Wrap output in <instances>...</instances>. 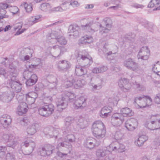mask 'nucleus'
<instances>
[{"label": "nucleus", "mask_w": 160, "mask_h": 160, "mask_svg": "<svg viewBox=\"0 0 160 160\" xmlns=\"http://www.w3.org/2000/svg\"><path fill=\"white\" fill-rule=\"evenodd\" d=\"M112 110V108L109 106H105L102 108L100 111V116L104 118L108 117Z\"/></svg>", "instance_id": "22"}, {"label": "nucleus", "mask_w": 160, "mask_h": 160, "mask_svg": "<svg viewBox=\"0 0 160 160\" xmlns=\"http://www.w3.org/2000/svg\"><path fill=\"white\" fill-rule=\"evenodd\" d=\"M78 26L75 25H70L68 28V31L72 33L70 36H73L78 37L79 35V33L78 31Z\"/></svg>", "instance_id": "30"}, {"label": "nucleus", "mask_w": 160, "mask_h": 160, "mask_svg": "<svg viewBox=\"0 0 160 160\" xmlns=\"http://www.w3.org/2000/svg\"><path fill=\"white\" fill-rule=\"evenodd\" d=\"M103 21L105 24L106 28L102 26L101 24L99 25V26L96 24H93L91 22L87 23L85 25H82V27L91 33L97 31L99 28L100 32L101 34H102L103 33H107L109 32L112 27V23L111 19L109 18H105Z\"/></svg>", "instance_id": "1"}, {"label": "nucleus", "mask_w": 160, "mask_h": 160, "mask_svg": "<svg viewBox=\"0 0 160 160\" xmlns=\"http://www.w3.org/2000/svg\"><path fill=\"white\" fill-rule=\"evenodd\" d=\"M75 57L78 60L82 59L83 60H85L89 61V63L91 64L92 62V58L91 57H88V54H85L84 52H77L75 53Z\"/></svg>", "instance_id": "19"}, {"label": "nucleus", "mask_w": 160, "mask_h": 160, "mask_svg": "<svg viewBox=\"0 0 160 160\" xmlns=\"http://www.w3.org/2000/svg\"><path fill=\"white\" fill-rule=\"evenodd\" d=\"M36 83L31 80L30 79H29L26 81V84L27 86H30Z\"/></svg>", "instance_id": "59"}, {"label": "nucleus", "mask_w": 160, "mask_h": 160, "mask_svg": "<svg viewBox=\"0 0 160 160\" xmlns=\"http://www.w3.org/2000/svg\"><path fill=\"white\" fill-rule=\"evenodd\" d=\"M14 95L13 92H11L10 93L4 92L1 96V100L4 102H8L12 100Z\"/></svg>", "instance_id": "20"}, {"label": "nucleus", "mask_w": 160, "mask_h": 160, "mask_svg": "<svg viewBox=\"0 0 160 160\" xmlns=\"http://www.w3.org/2000/svg\"><path fill=\"white\" fill-rule=\"evenodd\" d=\"M27 105L26 102L20 103L17 108V113L19 115H22L27 112Z\"/></svg>", "instance_id": "25"}, {"label": "nucleus", "mask_w": 160, "mask_h": 160, "mask_svg": "<svg viewBox=\"0 0 160 160\" xmlns=\"http://www.w3.org/2000/svg\"><path fill=\"white\" fill-rule=\"evenodd\" d=\"M1 59H2V62H1V63L2 64L3 63L6 66L8 64V61L7 58H1Z\"/></svg>", "instance_id": "64"}, {"label": "nucleus", "mask_w": 160, "mask_h": 160, "mask_svg": "<svg viewBox=\"0 0 160 160\" xmlns=\"http://www.w3.org/2000/svg\"><path fill=\"white\" fill-rule=\"evenodd\" d=\"M62 32L60 30H53L52 31L50 36L48 38V39H50V38H51V40L50 42L52 43H54V42L57 41L58 38L62 35Z\"/></svg>", "instance_id": "17"}, {"label": "nucleus", "mask_w": 160, "mask_h": 160, "mask_svg": "<svg viewBox=\"0 0 160 160\" xmlns=\"http://www.w3.org/2000/svg\"><path fill=\"white\" fill-rule=\"evenodd\" d=\"M6 150L5 147H3L2 146H1V155H2L3 158L4 157V160H15L14 155L10 153H8L5 156L4 150Z\"/></svg>", "instance_id": "24"}, {"label": "nucleus", "mask_w": 160, "mask_h": 160, "mask_svg": "<svg viewBox=\"0 0 160 160\" xmlns=\"http://www.w3.org/2000/svg\"><path fill=\"white\" fill-rule=\"evenodd\" d=\"M37 93L34 92H30L26 94V103L30 105L33 104L37 98Z\"/></svg>", "instance_id": "18"}, {"label": "nucleus", "mask_w": 160, "mask_h": 160, "mask_svg": "<svg viewBox=\"0 0 160 160\" xmlns=\"http://www.w3.org/2000/svg\"><path fill=\"white\" fill-rule=\"evenodd\" d=\"M95 140L94 139H88L86 140L84 143V146L86 148H88L89 149H92L93 148L95 145H99L100 142L99 141H98V144H96L95 143Z\"/></svg>", "instance_id": "27"}, {"label": "nucleus", "mask_w": 160, "mask_h": 160, "mask_svg": "<svg viewBox=\"0 0 160 160\" xmlns=\"http://www.w3.org/2000/svg\"><path fill=\"white\" fill-rule=\"evenodd\" d=\"M137 120L134 118H131L127 120L125 123V127L129 131H133L138 126Z\"/></svg>", "instance_id": "14"}, {"label": "nucleus", "mask_w": 160, "mask_h": 160, "mask_svg": "<svg viewBox=\"0 0 160 160\" xmlns=\"http://www.w3.org/2000/svg\"><path fill=\"white\" fill-rule=\"evenodd\" d=\"M8 8H9V6L7 4L4 2L1 3V19L8 18V16L6 15V11L5 10Z\"/></svg>", "instance_id": "29"}, {"label": "nucleus", "mask_w": 160, "mask_h": 160, "mask_svg": "<svg viewBox=\"0 0 160 160\" xmlns=\"http://www.w3.org/2000/svg\"><path fill=\"white\" fill-rule=\"evenodd\" d=\"M18 93L16 95V99L18 102L21 103L23 102H22L23 98V96L22 93Z\"/></svg>", "instance_id": "52"}, {"label": "nucleus", "mask_w": 160, "mask_h": 160, "mask_svg": "<svg viewBox=\"0 0 160 160\" xmlns=\"http://www.w3.org/2000/svg\"><path fill=\"white\" fill-rule=\"evenodd\" d=\"M22 146H25L26 147H29V151L28 152H27V154L29 155L31 153L35 147V144L34 142L32 141H25L24 143H22L21 145Z\"/></svg>", "instance_id": "28"}, {"label": "nucleus", "mask_w": 160, "mask_h": 160, "mask_svg": "<svg viewBox=\"0 0 160 160\" xmlns=\"http://www.w3.org/2000/svg\"><path fill=\"white\" fill-rule=\"evenodd\" d=\"M75 98L76 96L73 93L68 91L65 92L63 95L62 99L57 102L58 111H61L65 109L67 106L68 102H72Z\"/></svg>", "instance_id": "3"}, {"label": "nucleus", "mask_w": 160, "mask_h": 160, "mask_svg": "<svg viewBox=\"0 0 160 160\" xmlns=\"http://www.w3.org/2000/svg\"><path fill=\"white\" fill-rule=\"evenodd\" d=\"M121 112L124 117H131L134 115V112L129 108H125L121 109Z\"/></svg>", "instance_id": "35"}, {"label": "nucleus", "mask_w": 160, "mask_h": 160, "mask_svg": "<svg viewBox=\"0 0 160 160\" xmlns=\"http://www.w3.org/2000/svg\"><path fill=\"white\" fill-rule=\"evenodd\" d=\"M149 8H154V10H160V0H152L148 5Z\"/></svg>", "instance_id": "31"}, {"label": "nucleus", "mask_w": 160, "mask_h": 160, "mask_svg": "<svg viewBox=\"0 0 160 160\" xmlns=\"http://www.w3.org/2000/svg\"><path fill=\"white\" fill-rule=\"evenodd\" d=\"M123 64L129 70L137 72L139 71V66L138 64L131 58L126 59L124 61Z\"/></svg>", "instance_id": "11"}, {"label": "nucleus", "mask_w": 160, "mask_h": 160, "mask_svg": "<svg viewBox=\"0 0 160 160\" xmlns=\"http://www.w3.org/2000/svg\"><path fill=\"white\" fill-rule=\"evenodd\" d=\"M9 8V10L13 14L17 13L19 11V9L16 6H11Z\"/></svg>", "instance_id": "51"}, {"label": "nucleus", "mask_w": 160, "mask_h": 160, "mask_svg": "<svg viewBox=\"0 0 160 160\" xmlns=\"http://www.w3.org/2000/svg\"><path fill=\"white\" fill-rule=\"evenodd\" d=\"M150 55V51H139L138 55L139 58L144 60H147Z\"/></svg>", "instance_id": "39"}, {"label": "nucleus", "mask_w": 160, "mask_h": 160, "mask_svg": "<svg viewBox=\"0 0 160 160\" xmlns=\"http://www.w3.org/2000/svg\"><path fill=\"white\" fill-rule=\"evenodd\" d=\"M93 41V38L91 36L86 35L81 38L79 42L81 44H86L92 42Z\"/></svg>", "instance_id": "33"}, {"label": "nucleus", "mask_w": 160, "mask_h": 160, "mask_svg": "<svg viewBox=\"0 0 160 160\" xmlns=\"http://www.w3.org/2000/svg\"><path fill=\"white\" fill-rule=\"evenodd\" d=\"M55 150L54 146L50 144L44 146L39 150L40 155L43 157L49 156L51 155Z\"/></svg>", "instance_id": "12"}, {"label": "nucleus", "mask_w": 160, "mask_h": 160, "mask_svg": "<svg viewBox=\"0 0 160 160\" xmlns=\"http://www.w3.org/2000/svg\"><path fill=\"white\" fill-rule=\"evenodd\" d=\"M53 130V128L52 127H47L44 129L43 132L45 134L47 135L51 133Z\"/></svg>", "instance_id": "57"}, {"label": "nucleus", "mask_w": 160, "mask_h": 160, "mask_svg": "<svg viewBox=\"0 0 160 160\" xmlns=\"http://www.w3.org/2000/svg\"><path fill=\"white\" fill-rule=\"evenodd\" d=\"M38 126V124L35 123L29 125L27 128V131L28 134L32 135L36 132V128Z\"/></svg>", "instance_id": "38"}, {"label": "nucleus", "mask_w": 160, "mask_h": 160, "mask_svg": "<svg viewBox=\"0 0 160 160\" xmlns=\"http://www.w3.org/2000/svg\"><path fill=\"white\" fill-rule=\"evenodd\" d=\"M8 118L9 119H12L10 116L7 114L3 115L2 117H1V120H8Z\"/></svg>", "instance_id": "63"}, {"label": "nucleus", "mask_w": 160, "mask_h": 160, "mask_svg": "<svg viewBox=\"0 0 160 160\" xmlns=\"http://www.w3.org/2000/svg\"><path fill=\"white\" fill-rule=\"evenodd\" d=\"M58 42L61 45H65L67 43V41L65 39V37L62 35L59 38L54 42V43Z\"/></svg>", "instance_id": "44"}, {"label": "nucleus", "mask_w": 160, "mask_h": 160, "mask_svg": "<svg viewBox=\"0 0 160 160\" xmlns=\"http://www.w3.org/2000/svg\"><path fill=\"white\" fill-rule=\"evenodd\" d=\"M152 70L155 73L160 76V71H159L157 67H156V65L155 64L152 65Z\"/></svg>", "instance_id": "58"}, {"label": "nucleus", "mask_w": 160, "mask_h": 160, "mask_svg": "<svg viewBox=\"0 0 160 160\" xmlns=\"http://www.w3.org/2000/svg\"><path fill=\"white\" fill-rule=\"evenodd\" d=\"M155 102L157 104H160V93L157 94L154 99Z\"/></svg>", "instance_id": "60"}, {"label": "nucleus", "mask_w": 160, "mask_h": 160, "mask_svg": "<svg viewBox=\"0 0 160 160\" xmlns=\"http://www.w3.org/2000/svg\"><path fill=\"white\" fill-rule=\"evenodd\" d=\"M123 136V134L120 131H117L114 135V138L116 140H118L121 139Z\"/></svg>", "instance_id": "49"}, {"label": "nucleus", "mask_w": 160, "mask_h": 160, "mask_svg": "<svg viewBox=\"0 0 160 160\" xmlns=\"http://www.w3.org/2000/svg\"><path fill=\"white\" fill-rule=\"evenodd\" d=\"M42 18V16L41 15L31 17L28 19V24L31 25H32L40 21Z\"/></svg>", "instance_id": "32"}, {"label": "nucleus", "mask_w": 160, "mask_h": 160, "mask_svg": "<svg viewBox=\"0 0 160 160\" xmlns=\"http://www.w3.org/2000/svg\"><path fill=\"white\" fill-rule=\"evenodd\" d=\"M68 2H70V4L73 7H77L79 6V4L78 1L74 0H67Z\"/></svg>", "instance_id": "54"}, {"label": "nucleus", "mask_w": 160, "mask_h": 160, "mask_svg": "<svg viewBox=\"0 0 160 160\" xmlns=\"http://www.w3.org/2000/svg\"><path fill=\"white\" fill-rule=\"evenodd\" d=\"M109 147L112 148L113 151H118L119 152H122L125 151V146L122 144L116 142L114 145L110 144Z\"/></svg>", "instance_id": "23"}, {"label": "nucleus", "mask_w": 160, "mask_h": 160, "mask_svg": "<svg viewBox=\"0 0 160 160\" xmlns=\"http://www.w3.org/2000/svg\"><path fill=\"white\" fill-rule=\"evenodd\" d=\"M48 79H50V83H57L58 82L57 79L54 76L52 75H50L48 77Z\"/></svg>", "instance_id": "56"}, {"label": "nucleus", "mask_w": 160, "mask_h": 160, "mask_svg": "<svg viewBox=\"0 0 160 160\" xmlns=\"http://www.w3.org/2000/svg\"><path fill=\"white\" fill-rule=\"evenodd\" d=\"M131 6L136 8H142L144 7V6L143 5L137 3H133L131 5Z\"/></svg>", "instance_id": "61"}, {"label": "nucleus", "mask_w": 160, "mask_h": 160, "mask_svg": "<svg viewBox=\"0 0 160 160\" xmlns=\"http://www.w3.org/2000/svg\"><path fill=\"white\" fill-rule=\"evenodd\" d=\"M54 109V106L52 104L44 105L38 108L39 114L42 116L48 117L51 115Z\"/></svg>", "instance_id": "8"}, {"label": "nucleus", "mask_w": 160, "mask_h": 160, "mask_svg": "<svg viewBox=\"0 0 160 160\" xmlns=\"http://www.w3.org/2000/svg\"><path fill=\"white\" fill-rule=\"evenodd\" d=\"M72 118L71 117H68L66 118V122L65 124V127L63 132V134L65 135L68 134L73 131V127L71 125L70 122H72Z\"/></svg>", "instance_id": "21"}, {"label": "nucleus", "mask_w": 160, "mask_h": 160, "mask_svg": "<svg viewBox=\"0 0 160 160\" xmlns=\"http://www.w3.org/2000/svg\"><path fill=\"white\" fill-rule=\"evenodd\" d=\"M7 120H2L1 119V123L4 128H6L9 126L12 122V120L7 118Z\"/></svg>", "instance_id": "45"}, {"label": "nucleus", "mask_w": 160, "mask_h": 160, "mask_svg": "<svg viewBox=\"0 0 160 160\" xmlns=\"http://www.w3.org/2000/svg\"><path fill=\"white\" fill-rule=\"evenodd\" d=\"M31 73L28 71H25L24 72V78H26V77L28 78V76H30V79L36 83L38 79V78L37 76L35 74H34L31 75Z\"/></svg>", "instance_id": "40"}, {"label": "nucleus", "mask_w": 160, "mask_h": 160, "mask_svg": "<svg viewBox=\"0 0 160 160\" xmlns=\"http://www.w3.org/2000/svg\"><path fill=\"white\" fill-rule=\"evenodd\" d=\"M124 120V116L122 114L116 113L112 116L111 123L115 127L119 126L122 124Z\"/></svg>", "instance_id": "10"}, {"label": "nucleus", "mask_w": 160, "mask_h": 160, "mask_svg": "<svg viewBox=\"0 0 160 160\" xmlns=\"http://www.w3.org/2000/svg\"><path fill=\"white\" fill-rule=\"evenodd\" d=\"M1 142L7 143V145L13 148L17 144L15 137L12 134H3L1 137Z\"/></svg>", "instance_id": "7"}, {"label": "nucleus", "mask_w": 160, "mask_h": 160, "mask_svg": "<svg viewBox=\"0 0 160 160\" xmlns=\"http://www.w3.org/2000/svg\"><path fill=\"white\" fill-rule=\"evenodd\" d=\"M41 9L44 12H48V13H51L52 6L48 3H44L40 5Z\"/></svg>", "instance_id": "37"}, {"label": "nucleus", "mask_w": 160, "mask_h": 160, "mask_svg": "<svg viewBox=\"0 0 160 160\" xmlns=\"http://www.w3.org/2000/svg\"><path fill=\"white\" fill-rule=\"evenodd\" d=\"M86 99L83 97H81L75 101L74 107L75 109L79 108H83L86 105Z\"/></svg>", "instance_id": "15"}, {"label": "nucleus", "mask_w": 160, "mask_h": 160, "mask_svg": "<svg viewBox=\"0 0 160 160\" xmlns=\"http://www.w3.org/2000/svg\"><path fill=\"white\" fill-rule=\"evenodd\" d=\"M88 122L87 121L83 118H81L79 119L78 125L81 129H83L88 126Z\"/></svg>", "instance_id": "41"}, {"label": "nucleus", "mask_w": 160, "mask_h": 160, "mask_svg": "<svg viewBox=\"0 0 160 160\" xmlns=\"http://www.w3.org/2000/svg\"><path fill=\"white\" fill-rule=\"evenodd\" d=\"M103 83V80L102 79L97 78L95 80V83H97L101 86L102 87Z\"/></svg>", "instance_id": "62"}, {"label": "nucleus", "mask_w": 160, "mask_h": 160, "mask_svg": "<svg viewBox=\"0 0 160 160\" xmlns=\"http://www.w3.org/2000/svg\"><path fill=\"white\" fill-rule=\"evenodd\" d=\"M11 73L10 77L11 78V81L9 83L11 88L12 90H16V87H17V93L20 92L21 90L22 84L16 81V77L18 74V72L16 68H14L13 69L11 68Z\"/></svg>", "instance_id": "6"}, {"label": "nucleus", "mask_w": 160, "mask_h": 160, "mask_svg": "<svg viewBox=\"0 0 160 160\" xmlns=\"http://www.w3.org/2000/svg\"><path fill=\"white\" fill-rule=\"evenodd\" d=\"M118 84L121 90L124 92L130 91L131 85L129 83L128 79L125 78H121L118 82Z\"/></svg>", "instance_id": "13"}, {"label": "nucleus", "mask_w": 160, "mask_h": 160, "mask_svg": "<svg viewBox=\"0 0 160 160\" xmlns=\"http://www.w3.org/2000/svg\"><path fill=\"white\" fill-rule=\"evenodd\" d=\"M90 85L92 87V88L93 90H99L102 87L97 83L94 84V83H91Z\"/></svg>", "instance_id": "55"}, {"label": "nucleus", "mask_w": 160, "mask_h": 160, "mask_svg": "<svg viewBox=\"0 0 160 160\" xmlns=\"http://www.w3.org/2000/svg\"><path fill=\"white\" fill-rule=\"evenodd\" d=\"M70 67V63L66 60L59 61L57 64V67L59 71L65 72L68 70Z\"/></svg>", "instance_id": "16"}, {"label": "nucleus", "mask_w": 160, "mask_h": 160, "mask_svg": "<svg viewBox=\"0 0 160 160\" xmlns=\"http://www.w3.org/2000/svg\"><path fill=\"white\" fill-rule=\"evenodd\" d=\"M66 141L70 142H73L75 141L76 138L75 136L72 134H68L66 136Z\"/></svg>", "instance_id": "46"}, {"label": "nucleus", "mask_w": 160, "mask_h": 160, "mask_svg": "<svg viewBox=\"0 0 160 160\" xmlns=\"http://www.w3.org/2000/svg\"><path fill=\"white\" fill-rule=\"evenodd\" d=\"M21 124L23 126H26L30 123L29 121L26 118H25L20 120Z\"/></svg>", "instance_id": "53"}, {"label": "nucleus", "mask_w": 160, "mask_h": 160, "mask_svg": "<svg viewBox=\"0 0 160 160\" xmlns=\"http://www.w3.org/2000/svg\"><path fill=\"white\" fill-rule=\"evenodd\" d=\"M22 26V24L21 23H19L16 24L13 26V28L15 30H18V31L16 32L15 34V35H20L26 29L23 28L21 30V29Z\"/></svg>", "instance_id": "36"}, {"label": "nucleus", "mask_w": 160, "mask_h": 160, "mask_svg": "<svg viewBox=\"0 0 160 160\" xmlns=\"http://www.w3.org/2000/svg\"><path fill=\"white\" fill-rule=\"evenodd\" d=\"M85 83V81L81 78H78L71 76L65 82V87L67 88L73 86L74 88L78 89L82 88Z\"/></svg>", "instance_id": "4"}, {"label": "nucleus", "mask_w": 160, "mask_h": 160, "mask_svg": "<svg viewBox=\"0 0 160 160\" xmlns=\"http://www.w3.org/2000/svg\"><path fill=\"white\" fill-rule=\"evenodd\" d=\"M150 121L147 122L145 124V127L148 129L153 130L160 129V115L159 114L152 115Z\"/></svg>", "instance_id": "5"}, {"label": "nucleus", "mask_w": 160, "mask_h": 160, "mask_svg": "<svg viewBox=\"0 0 160 160\" xmlns=\"http://www.w3.org/2000/svg\"><path fill=\"white\" fill-rule=\"evenodd\" d=\"M116 53V52H112V51H110L109 52L106 54L107 58L108 59H113L115 57Z\"/></svg>", "instance_id": "50"}, {"label": "nucleus", "mask_w": 160, "mask_h": 160, "mask_svg": "<svg viewBox=\"0 0 160 160\" xmlns=\"http://www.w3.org/2000/svg\"><path fill=\"white\" fill-rule=\"evenodd\" d=\"M75 72L77 76H81L84 75L87 76H88L86 74L87 73L86 69L79 65L76 66Z\"/></svg>", "instance_id": "26"}, {"label": "nucleus", "mask_w": 160, "mask_h": 160, "mask_svg": "<svg viewBox=\"0 0 160 160\" xmlns=\"http://www.w3.org/2000/svg\"><path fill=\"white\" fill-rule=\"evenodd\" d=\"M141 101V102H139L140 104L138 105L140 108L149 106L152 104V99L148 96L142 95L139 97H136L135 99L134 102L137 103L138 101Z\"/></svg>", "instance_id": "9"}, {"label": "nucleus", "mask_w": 160, "mask_h": 160, "mask_svg": "<svg viewBox=\"0 0 160 160\" xmlns=\"http://www.w3.org/2000/svg\"><path fill=\"white\" fill-rule=\"evenodd\" d=\"M23 5L27 12L29 13L32 11V8L31 4H28L26 2H25L24 3Z\"/></svg>", "instance_id": "47"}, {"label": "nucleus", "mask_w": 160, "mask_h": 160, "mask_svg": "<svg viewBox=\"0 0 160 160\" xmlns=\"http://www.w3.org/2000/svg\"><path fill=\"white\" fill-rule=\"evenodd\" d=\"M92 130L93 136L99 139L104 138L106 132L105 126L100 121H96L93 123Z\"/></svg>", "instance_id": "2"}, {"label": "nucleus", "mask_w": 160, "mask_h": 160, "mask_svg": "<svg viewBox=\"0 0 160 160\" xmlns=\"http://www.w3.org/2000/svg\"><path fill=\"white\" fill-rule=\"evenodd\" d=\"M148 137L145 135L140 136L137 141L135 142L136 145L140 147L143 145L144 143L148 139Z\"/></svg>", "instance_id": "34"}, {"label": "nucleus", "mask_w": 160, "mask_h": 160, "mask_svg": "<svg viewBox=\"0 0 160 160\" xmlns=\"http://www.w3.org/2000/svg\"><path fill=\"white\" fill-rule=\"evenodd\" d=\"M106 150L99 149L96 151V154L98 158H101L105 157L106 155Z\"/></svg>", "instance_id": "43"}, {"label": "nucleus", "mask_w": 160, "mask_h": 160, "mask_svg": "<svg viewBox=\"0 0 160 160\" xmlns=\"http://www.w3.org/2000/svg\"><path fill=\"white\" fill-rule=\"evenodd\" d=\"M66 7V4L63 3L60 6L54 7L52 8L51 13L52 12H62L66 10L67 9V8L65 7Z\"/></svg>", "instance_id": "42"}, {"label": "nucleus", "mask_w": 160, "mask_h": 160, "mask_svg": "<svg viewBox=\"0 0 160 160\" xmlns=\"http://www.w3.org/2000/svg\"><path fill=\"white\" fill-rule=\"evenodd\" d=\"M71 145H68L65 144L64 142L59 143L57 145V148L58 149L62 148V147H65L67 148H70L71 147Z\"/></svg>", "instance_id": "48"}]
</instances>
